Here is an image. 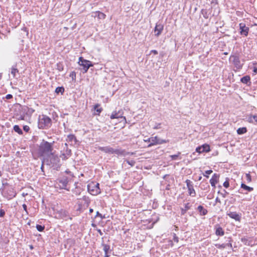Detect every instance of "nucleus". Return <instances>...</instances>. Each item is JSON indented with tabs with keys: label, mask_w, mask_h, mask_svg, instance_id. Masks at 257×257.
Returning a JSON list of instances; mask_svg holds the SVG:
<instances>
[{
	"label": "nucleus",
	"mask_w": 257,
	"mask_h": 257,
	"mask_svg": "<svg viewBox=\"0 0 257 257\" xmlns=\"http://www.w3.org/2000/svg\"><path fill=\"white\" fill-rule=\"evenodd\" d=\"M173 240L176 242H178V241H179V238L178 236H177V235L175 233H174Z\"/></svg>",
	"instance_id": "47"
},
{
	"label": "nucleus",
	"mask_w": 257,
	"mask_h": 257,
	"mask_svg": "<svg viewBox=\"0 0 257 257\" xmlns=\"http://www.w3.org/2000/svg\"><path fill=\"white\" fill-rule=\"evenodd\" d=\"M78 64L80 66L82 67V68H80V69L82 71L83 73H86L88 69L90 67H92L93 66V64L91 61L84 59L82 57L79 58Z\"/></svg>",
	"instance_id": "3"
},
{
	"label": "nucleus",
	"mask_w": 257,
	"mask_h": 257,
	"mask_svg": "<svg viewBox=\"0 0 257 257\" xmlns=\"http://www.w3.org/2000/svg\"><path fill=\"white\" fill-rule=\"evenodd\" d=\"M97 231L100 235H102L103 234V233L102 232L100 229H98Z\"/></svg>",
	"instance_id": "59"
},
{
	"label": "nucleus",
	"mask_w": 257,
	"mask_h": 257,
	"mask_svg": "<svg viewBox=\"0 0 257 257\" xmlns=\"http://www.w3.org/2000/svg\"><path fill=\"white\" fill-rule=\"evenodd\" d=\"M250 78L249 76H248V75L242 77L240 79V81L242 83H243L244 84H246L248 82L250 83Z\"/></svg>",
	"instance_id": "29"
},
{
	"label": "nucleus",
	"mask_w": 257,
	"mask_h": 257,
	"mask_svg": "<svg viewBox=\"0 0 257 257\" xmlns=\"http://www.w3.org/2000/svg\"><path fill=\"white\" fill-rule=\"evenodd\" d=\"M215 246L218 249H224L226 247V243L219 244L216 243Z\"/></svg>",
	"instance_id": "36"
},
{
	"label": "nucleus",
	"mask_w": 257,
	"mask_h": 257,
	"mask_svg": "<svg viewBox=\"0 0 257 257\" xmlns=\"http://www.w3.org/2000/svg\"><path fill=\"white\" fill-rule=\"evenodd\" d=\"M22 206H23V208L24 210L26 212V213L27 214H28V211H27V206L26 204H23Z\"/></svg>",
	"instance_id": "50"
},
{
	"label": "nucleus",
	"mask_w": 257,
	"mask_h": 257,
	"mask_svg": "<svg viewBox=\"0 0 257 257\" xmlns=\"http://www.w3.org/2000/svg\"><path fill=\"white\" fill-rule=\"evenodd\" d=\"M164 26L161 24H156L155 28V32H157L155 34V36L158 37L162 33L163 30Z\"/></svg>",
	"instance_id": "19"
},
{
	"label": "nucleus",
	"mask_w": 257,
	"mask_h": 257,
	"mask_svg": "<svg viewBox=\"0 0 257 257\" xmlns=\"http://www.w3.org/2000/svg\"><path fill=\"white\" fill-rule=\"evenodd\" d=\"M197 210L199 211L200 215H205L207 214L208 211L202 205H199L197 207Z\"/></svg>",
	"instance_id": "27"
},
{
	"label": "nucleus",
	"mask_w": 257,
	"mask_h": 257,
	"mask_svg": "<svg viewBox=\"0 0 257 257\" xmlns=\"http://www.w3.org/2000/svg\"><path fill=\"white\" fill-rule=\"evenodd\" d=\"M145 141L149 142V139H148L147 140H145Z\"/></svg>",
	"instance_id": "62"
},
{
	"label": "nucleus",
	"mask_w": 257,
	"mask_h": 257,
	"mask_svg": "<svg viewBox=\"0 0 257 257\" xmlns=\"http://www.w3.org/2000/svg\"><path fill=\"white\" fill-rule=\"evenodd\" d=\"M214 228L215 229V234L217 236H223L224 234V231L219 224H216Z\"/></svg>",
	"instance_id": "16"
},
{
	"label": "nucleus",
	"mask_w": 257,
	"mask_h": 257,
	"mask_svg": "<svg viewBox=\"0 0 257 257\" xmlns=\"http://www.w3.org/2000/svg\"><path fill=\"white\" fill-rule=\"evenodd\" d=\"M202 14L203 16V17L205 19H207L208 16H207V12L206 10H202Z\"/></svg>",
	"instance_id": "45"
},
{
	"label": "nucleus",
	"mask_w": 257,
	"mask_h": 257,
	"mask_svg": "<svg viewBox=\"0 0 257 257\" xmlns=\"http://www.w3.org/2000/svg\"><path fill=\"white\" fill-rule=\"evenodd\" d=\"M241 241L246 245L252 246L253 245V244L252 243V240L250 237L248 238L245 237H242L241 238Z\"/></svg>",
	"instance_id": "25"
},
{
	"label": "nucleus",
	"mask_w": 257,
	"mask_h": 257,
	"mask_svg": "<svg viewBox=\"0 0 257 257\" xmlns=\"http://www.w3.org/2000/svg\"><path fill=\"white\" fill-rule=\"evenodd\" d=\"M54 142L49 143L44 140L40 143L38 150V154L42 157L48 156L53 151V144Z\"/></svg>",
	"instance_id": "1"
},
{
	"label": "nucleus",
	"mask_w": 257,
	"mask_h": 257,
	"mask_svg": "<svg viewBox=\"0 0 257 257\" xmlns=\"http://www.w3.org/2000/svg\"><path fill=\"white\" fill-rule=\"evenodd\" d=\"M223 185L226 188H227L228 187H229V181H228V178H227L226 180L223 183Z\"/></svg>",
	"instance_id": "44"
},
{
	"label": "nucleus",
	"mask_w": 257,
	"mask_h": 257,
	"mask_svg": "<svg viewBox=\"0 0 257 257\" xmlns=\"http://www.w3.org/2000/svg\"><path fill=\"white\" fill-rule=\"evenodd\" d=\"M228 239H229L228 242L226 243V247H228L230 249H232V240L231 238H230V237H229Z\"/></svg>",
	"instance_id": "38"
},
{
	"label": "nucleus",
	"mask_w": 257,
	"mask_h": 257,
	"mask_svg": "<svg viewBox=\"0 0 257 257\" xmlns=\"http://www.w3.org/2000/svg\"><path fill=\"white\" fill-rule=\"evenodd\" d=\"M14 130L19 135H23V131L18 125H15L14 126Z\"/></svg>",
	"instance_id": "32"
},
{
	"label": "nucleus",
	"mask_w": 257,
	"mask_h": 257,
	"mask_svg": "<svg viewBox=\"0 0 257 257\" xmlns=\"http://www.w3.org/2000/svg\"><path fill=\"white\" fill-rule=\"evenodd\" d=\"M212 173V171L211 170H207L205 172V173L203 174L204 176L206 177V178H208L209 176L208 175Z\"/></svg>",
	"instance_id": "43"
},
{
	"label": "nucleus",
	"mask_w": 257,
	"mask_h": 257,
	"mask_svg": "<svg viewBox=\"0 0 257 257\" xmlns=\"http://www.w3.org/2000/svg\"><path fill=\"white\" fill-rule=\"evenodd\" d=\"M240 187L241 188H242L244 190H245L248 192H251L253 190V188L252 187L248 186L244 183H241Z\"/></svg>",
	"instance_id": "30"
},
{
	"label": "nucleus",
	"mask_w": 257,
	"mask_h": 257,
	"mask_svg": "<svg viewBox=\"0 0 257 257\" xmlns=\"http://www.w3.org/2000/svg\"><path fill=\"white\" fill-rule=\"evenodd\" d=\"M239 30L240 35L245 36L248 35L249 29L245 26V24L242 23L239 24Z\"/></svg>",
	"instance_id": "10"
},
{
	"label": "nucleus",
	"mask_w": 257,
	"mask_h": 257,
	"mask_svg": "<svg viewBox=\"0 0 257 257\" xmlns=\"http://www.w3.org/2000/svg\"><path fill=\"white\" fill-rule=\"evenodd\" d=\"M57 181L58 184V188H59L61 189H66L67 190H69L66 188L67 184L69 182V179L67 176H63L57 179Z\"/></svg>",
	"instance_id": "6"
},
{
	"label": "nucleus",
	"mask_w": 257,
	"mask_h": 257,
	"mask_svg": "<svg viewBox=\"0 0 257 257\" xmlns=\"http://www.w3.org/2000/svg\"><path fill=\"white\" fill-rule=\"evenodd\" d=\"M36 228L39 231H43L45 229V226L37 224Z\"/></svg>",
	"instance_id": "40"
},
{
	"label": "nucleus",
	"mask_w": 257,
	"mask_h": 257,
	"mask_svg": "<svg viewBox=\"0 0 257 257\" xmlns=\"http://www.w3.org/2000/svg\"><path fill=\"white\" fill-rule=\"evenodd\" d=\"M52 125L51 118L45 114L40 115L38 118V126L40 129H48Z\"/></svg>",
	"instance_id": "2"
},
{
	"label": "nucleus",
	"mask_w": 257,
	"mask_h": 257,
	"mask_svg": "<svg viewBox=\"0 0 257 257\" xmlns=\"http://www.w3.org/2000/svg\"><path fill=\"white\" fill-rule=\"evenodd\" d=\"M124 161L126 162L128 165H130L132 167L135 166V163H136V162L134 160H130V161L128 160H125Z\"/></svg>",
	"instance_id": "41"
},
{
	"label": "nucleus",
	"mask_w": 257,
	"mask_h": 257,
	"mask_svg": "<svg viewBox=\"0 0 257 257\" xmlns=\"http://www.w3.org/2000/svg\"><path fill=\"white\" fill-rule=\"evenodd\" d=\"M5 215V211L3 209H0V217H4Z\"/></svg>",
	"instance_id": "49"
},
{
	"label": "nucleus",
	"mask_w": 257,
	"mask_h": 257,
	"mask_svg": "<svg viewBox=\"0 0 257 257\" xmlns=\"http://www.w3.org/2000/svg\"><path fill=\"white\" fill-rule=\"evenodd\" d=\"M22 110L24 113L29 116L31 115L35 111V110L33 108L29 107L26 106H25L22 108Z\"/></svg>",
	"instance_id": "23"
},
{
	"label": "nucleus",
	"mask_w": 257,
	"mask_h": 257,
	"mask_svg": "<svg viewBox=\"0 0 257 257\" xmlns=\"http://www.w3.org/2000/svg\"><path fill=\"white\" fill-rule=\"evenodd\" d=\"M253 72L254 74H257V67H254L253 68Z\"/></svg>",
	"instance_id": "57"
},
{
	"label": "nucleus",
	"mask_w": 257,
	"mask_h": 257,
	"mask_svg": "<svg viewBox=\"0 0 257 257\" xmlns=\"http://www.w3.org/2000/svg\"><path fill=\"white\" fill-rule=\"evenodd\" d=\"M58 217L61 219H64L68 216V212L64 209H60L57 211Z\"/></svg>",
	"instance_id": "21"
},
{
	"label": "nucleus",
	"mask_w": 257,
	"mask_h": 257,
	"mask_svg": "<svg viewBox=\"0 0 257 257\" xmlns=\"http://www.w3.org/2000/svg\"><path fill=\"white\" fill-rule=\"evenodd\" d=\"M219 175L217 174H214L212 178L210 180V183L212 186L215 187L216 184L218 182Z\"/></svg>",
	"instance_id": "18"
},
{
	"label": "nucleus",
	"mask_w": 257,
	"mask_h": 257,
	"mask_svg": "<svg viewBox=\"0 0 257 257\" xmlns=\"http://www.w3.org/2000/svg\"><path fill=\"white\" fill-rule=\"evenodd\" d=\"M30 248L33 249L34 248L33 246L32 245H30Z\"/></svg>",
	"instance_id": "61"
},
{
	"label": "nucleus",
	"mask_w": 257,
	"mask_h": 257,
	"mask_svg": "<svg viewBox=\"0 0 257 257\" xmlns=\"http://www.w3.org/2000/svg\"><path fill=\"white\" fill-rule=\"evenodd\" d=\"M17 119H18V120H24V119H25V116H24V115H20V116H19L17 118Z\"/></svg>",
	"instance_id": "55"
},
{
	"label": "nucleus",
	"mask_w": 257,
	"mask_h": 257,
	"mask_svg": "<svg viewBox=\"0 0 257 257\" xmlns=\"http://www.w3.org/2000/svg\"><path fill=\"white\" fill-rule=\"evenodd\" d=\"M210 151V146L207 144H204L201 146L198 147L196 149V151L199 154L203 152H209Z\"/></svg>",
	"instance_id": "11"
},
{
	"label": "nucleus",
	"mask_w": 257,
	"mask_h": 257,
	"mask_svg": "<svg viewBox=\"0 0 257 257\" xmlns=\"http://www.w3.org/2000/svg\"><path fill=\"white\" fill-rule=\"evenodd\" d=\"M19 72V70L16 67V66H13L11 68V74L13 75V77L15 78L16 74Z\"/></svg>",
	"instance_id": "34"
},
{
	"label": "nucleus",
	"mask_w": 257,
	"mask_h": 257,
	"mask_svg": "<svg viewBox=\"0 0 257 257\" xmlns=\"http://www.w3.org/2000/svg\"><path fill=\"white\" fill-rule=\"evenodd\" d=\"M114 154H116L119 156L125 157L128 155H133L134 153H130L128 152H126L125 150L123 149H114Z\"/></svg>",
	"instance_id": "14"
},
{
	"label": "nucleus",
	"mask_w": 257,
	"mask_h": 257,
	"mask_svg": "<svg viewBox=\"0 0 257 257\" xmlns=\"http://www.w3.org/2000/svg\"><path fill=\"white\" fill-rule=\"evenodd\" d=\"M223 191H224V193H221V194L222 195L223 197L225 198V197H226L227 194H228V193L225 190H224Z\"/></svg>",
	"instance_id": "53"
},
{
	"label": "nucleus",
	"mask_w": 257,
	"mask_h": 257,
	"mask_svg": "<svg viewBox=\"0 0 257 257\" xmlns=\"http://www.w3.org/2000/svg\"><path fill=\"white\" fill-rule=\"evenodd\" d=\"M79 194H80V193H79V192L78 193V192H77L76 193V195H79Z\"/></svg>",
	"instance_id": "63"
},
{
	"label": "nucleus",
	"mask_w": 257,
	"mask_h": 257,
	"mask_svg": "<svg viewBox=\"0 0 257 257\" xmlns=\"http://www.w3.org/2000/svg\"><path fill=\"white\" fill-rule=\"evenodd\" d=\"M181 153L178 152L177 154L171 155L170 157L172 160H176L177 159L178 157L180 156Z\"/></svg>",
	"instance_id": "37"
},
{
	"label": "nucleus",
	"mask_w": 257,
	"mask_h": 257,
	"mask_svg": "<svg viewBox=\"0 0 257 257\" xmlns=\"http://www.w3.org/2000/svg\"><path fill=\"white\" fill-rule=\"evenodd\" d=\"M64 92V88L63 87H57L55 89V92L56 93H61L62 94Z\"/></svg>",
	"instance_id": "35"
},
{
	"label": "nucleus",
	"mask_w": 257,
	"mask_h": 257,
	"mask_svg": "<svg viewBox=\"0 0 257 257\" xmlns=\"http://www.w3.org/2000/svg\"><path fill=\"white\" fill-rule=\"evenodd\" d=\"M23 130L24 131H25L26 132H28L30 130V127L28 125H24L23 126Z\"/></svg>",
	"instance_id": "48"
},
{
	"label": "nucleus",
	"mask_w": 257,
	"mask_h": 257,
	"mask_svg": "<svg viewBox=\"0 0 257 257\" xmlns=\"http://www.w3.org/2000/svg\"><path fill=\"white\" fill-rule=\"evenodd\" d=\"M247 132V128L245 127H240L237 129V133L238 135H242Z\"/></svg>",
	"instance_id": "33"
},
{
	"label": "nucleus",
	"mask_w": 257,
	"mask_h": 257,
	"mask_svg": "<svg viewBox=\"0 0 257 257\" xmlns=\"http://www.w3.org/2000/svg\"><path fill=\"white\" fill-rule=\"evenodd\" d=\"M246 178L247 182H250L251 181V177L249 174H246Z\"/></svg>",
	"instance_id": "46"
},
{
	"label": "nucleus",
	"mask_w": 257,
	"mask_h": 257,
	"mask_svg": "<svg viewBox=\"0 0 257 257\" xmlns=\"http://www.w3.org/2000/svg\"><path fill=\"white\" fill-rule=\"evenodd\" d=\"M63 65L62 64L59 63L57 64V69L59 71H62L63 70Z\"/></svg>",
	"instance_id": "39"
},
{
	"label": "nucleus",
	"mask_w": 257,
	"mask_h": 257,
	"mask_svg": "<svg viewBox=\"0 0 257 257\" xmlns=\"http://www.w3.org/2000/svg\"><path fill=\"white\" fill-rule=\"evenodd\" d=\"M79 194H80V193H79V192L78 193V192H77L76 193V195H79Z\"/></svg>",
	"instance_id": "64"
},
{
	"label": "nucleus",
	"mask_w": 257,
	"mask_h": 257,
	"mask_svg": "<svg viewBox=\"0 0 257 257\" xmlns=\"http://www.w3.org/2000/svg\"><path fill=\"white\" fill-rule=\"evenodd\" d=\"M215 202L217 203V202H219V203H220V199H219V198L217 197L215 199Z\"/></svg>",
	"instance_id": "58"
},
{
	"label": "nucleus",
	"mask_w": 257,
	"mask_h": 257,
	"mask_svg": "<svg viewBox=\"0 0 257 257\" xmlns=\"http://www.w3.org/2000/svg\"><path fill=\"white\" fill-rule=\"evenodd\" d=\"M47 158H46V164L48 165H52V166H57L58 165L60 159L58 156L55 155L54 153H52L47 156Z\"/></svg>",
	"instance_id": "5"
},
{
	"label": "nucleus",
	"mask_w": 257,
	"mask_h": 257,
	"mask_svg": "<svg viewBox=\"0 0 257 257\" xmlns=\"http://www.w3.org/2000/svg\"><path fill=\"white\" fill-rule=\"evenodd\" d=\"M229 60L232 62L234 67L237 69H240L242 68L243 64L241 63L240 58L238 56L235 55H231L230 56Z\"/></svg>",
	"instance_id": "8"
},
{
	"label": "nucleus",
	"mask_w": 257,
	"mask_h": 257,
	"mask_svg": "<svg viewBox=\"0 0 257 257\" xmlns=\"http://www.w3.org/2000/svg\"><path fill=\"white\" fill-rule=\"evenodd\" d=\"M97 216L100 217L101 219H103V218H104V216H102V214H100L98 211H97L95 217H96Z\"/></svg>",
	"instance_id": "51"
},
{
	"label": "nucleus",
	"mask_w": 257,
	"mask_h": 257,
	"mask_svg": "<svg viewBox=\"0 0 257 257\" xmlns=\"http://www.w3.org/2000/svg\"><path fill=\"white\" fill-rule=\"evenodd\" d=\"M185 182L188 190L189 194L192 197L195 196L196 192L194 189L193 184L192 182L190 180L188 179L186 180Z\"/></svg>",
	"instance_id": "9"
},
{
	"label": "nucleus",
	"mask_w": 257,
	"mask_h": 257,
	"mask_svg": "<svg viewBox=\"0 0 257 257\" xmlns=\"http://www.w3.org/2000/svg\"><path fill=\"white\" fill-rule=\"evenodd\" d=\"M103 250L105 252L104 257L110 256L111 250H110V246L106 244H102Z\"/></svg>",
	"instance_id": "24"
},
{
	"label": "nucleus",
	"mask_w": 257,
	"mask_h": 257,
	"mask_svg": "<svg viewBox=\"0 0 257 257\" xmlns=\"http://www.w3.org/2000/svg\"><path fill=\"white\" fill-rule=\"evenodd\" d=\"M89 211L90 213H92V212H93V210L92 208H90Z\"/></svg>",
	"instance_id": "60"
},
{
	"label": "nucleus",
	"mask_w": 257,
	"mask_h": 257,
	"mask_svg": "<svg viewBox=\"0 0 257 257\" xmlns=\"http://www.w3.org/2000/svg\"><path fill=\"white\" fill-rule=\"evenodd\" d=\"M244 119L249 123H254L257 124V115H247Z\"/></svg>",
	"instance_id": "17"
},
{
	"label": "nucleus",
	"mask_w": 257,
	"mask_h": 257,
	"mask_svg": "<svg viewBox=\"0 0 257 257\" xmlns=\"http://www.w3.org/2000/svg\"><path fill=\"white\" fill-rule=\"evenodd\" d=\"M67 141L68 142L74 141L76 143L77 142V139L74 135L70 134L67 136Z\"/></svg>",
	"instance_id": "31"
},
{
	"label": "nucleus",
	"mask_w": 257,
	"mask_h": 257,
	"mask_svg": "<svg viewBox=\"0 0 257 257\" xmlns=\"http://www.w3.org/2000/svg\"><path fill=\"white\" fill-rule=\"evenodd\" d=\"M88 191L92 195H96L101 193L99 184L92 182L87 185Z\"/></svg>",
	"instance_id": "4"
},
{
	"label": "nucleus",
	"mask_w": 257,
	"mask_h": 257,
	"mask_svg": "<svg viewBox=\"0 0 257 257\" xmlns=\"http://www.w3.org/2000/svg\"><path fill=\"white\" fill-rule=\"evenodd\" d=\"M227 215L231 218H232L236 221H239L241 219L240 215L235 212H230L229 213H227Z\"/></svg>",
	"instance_id": "20"
},
{
	"label": "nucleus",
	"mask_w": 257,
	"mask_h": 257,
	"mask_svg": "<svg viewBox=\"0 0 257 257\" xmlns=\"http://www.w3.org/2000/svg\"><path fill=\"white\" fill-rule=\"evenodd\" d=\"M92 17L94 18L97 17L98 19H104L105 18L106 15L99 11H96L92 13Z\"/></svg>",
	"instance_id": "22"
},
{
	"label": "nucleus",
	"mask_w": 257,
	"mask_h": 257,
	"mask_svg": "<svg viewBox=\"0 0 257 257\" xmlns=\"http://www.w3.org/2000/svg\"><path fill=\"white\" fill-rule=\"evenodd\" d=\"M66 150L65 152L62 154L61 157L63 160L67 159L68 157H69L71 155V151L68 148V145L65 143V144Z\"/></svg>",
	"instance_id": "15"
},
{
	"label": "nucleus",
	"mask_w": 257,
	"mask_h": 257,
	"mask_svg": "<svg viewBox=\"0 0 257 257\" xmlns=\"http://www.w3.org/2000/svg\"><path fill=\"white\" fill-rule=\"evenodd\" d=\"M151 52L152 53H154L155 55H157L158 53V51L157 50H152L151 51Z\"/></svg>",
	"instance_id": "56"
},
{
	"label": "nucleus",
	"mask_w": 257,
	"mask_h": 257,
	"mask_svg": "<svg viewBox=\"0 0 257 257\" xmlns=\"http://www.w3.org/2000/svg\"><path fill=\"white\" fill-rule=\"evenodd\" d=\"M94 109L95 111V115H99L101 112L102 111V107H100V105L99 104H96L94 106Z\"/></svg>",
	"instance_id": "28"
},
{
	"label": "nucleus",
	"mask_w": 257,
	"mask_h": 257,
	"mask_svg": "<svg viewBox=\"0 0 257 257\" xmlns=\"http://www.w3.org/2000/svg\"><path fill=\"white\" fill-rule=\"evenodd\" d=\"M123 113V111L121 110H118V111H114L110 116V118L111 119L120 118L125 120V117L122 116Z\"/></svg>",
	"instance_id": "12"
},
{
	"label": "nucleus",
	"mask_w": 257,
	"mask_h": 257,
	"mask_svg": "<svg viewBox=\"0 0 257 257\" xmlns=\"http://www.w3.org/2000/svg\"><path fill=\"white\" fill-rule=\"evenodd\" d=\"M70 77L72 78V80H75L76 79V73L74 71H72L69 75Z\"/></svg>",
	"instance_id": "42"
},
{
	"label": "nucleus",
	"mask_w": 257,
	"mask_h": 257,
	"mask_svg": "<svg viewBox=\"0 0 257 257\" xmlns=\"http://www.w3.org/2000/svg\"><path fill=\"white\" fill-rule=\"evenodd\" d=\"M44 162L46 163V160H45V159H44L42 161V163L41 166V169L42 170V171H43Z\"/></svg>",
	"instance_id": "54"
},
{
	"label": "nucleus",
	"mask_w": 257,
	"mask_h": 257,
	"mask_svg": "<svg viewBox=\"0 0 257 257\" xmlns=\"http://www.w3.org/2000/svg\"><path fill=\"white\" fill-rule=\"evenodd\" d=\"M5 98L7 99H10L13 98V95L11 94H8L6 96Z\"/></svg>",
	"instance_id": "52"
},
{
	"label": "nucleus",
	"mask_w": 257,
	"mask_h": 257,
	"mask_svg": "<svg viewBox=\"0 0 257 257\" xmlns=\"http://www.w3.org/2000/svg\"><path fill=\"white\" fill-rule=\"evenodd\" d=\"M191 205H190V203H187L185 204L184 208H181V215H184L186 213L187 211H188V210H189L191 208Z\"/></svg>",
	"instance_id": "26"
},
{
	"label": "nucleus",
	"mask_w": 257,
	"mask_h": 257,
	"mask_svg": "<svg viewBox=\"0 0 257 257\" xmlns=\"http://www.w3.org/2000/svg\"><path fill=\"white\" fill-rule=\"evenodd\" d=\"M98 150L105 153L109 154H113L114 152V149L110 146L99 147Z\"/></svg>",
	"instance_id": "13"
},
{
	"label": "nucleus",
	"mask_w": 257,
	"mask_h": 257,
	"mask_svg": "<svg viewBox=\"0 0 257 257\" xmlns=\"http://www.w3.org/2000/svg\"><path fill=\"white\" fill-rule=\"evenodd\" d=\"M167 142V141L160 139L157 136L151 137L149 138V142L150 143L148 145V147H151L154 145L163 144Z\"/></svg>",
	"instance_id": "7"
}]
</instances>
